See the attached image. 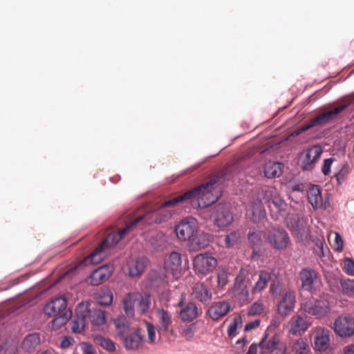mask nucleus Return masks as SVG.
Segmentation results:
<instances>
[{"mask_svg":"<svg viewBox=\"0 0 354 354\" xmlns=\"http://www.w3.org/2000/svg\"><path fill=\"white\" fill-rule=\"evenodd\" d=\"M170 216V214L160 215V211L156 210L135 218L127 223L125 227L120 229L118 232H110L89 256L84 258L78 263L70 265L67 270L62 274L59 279L72 276L76 270L90 263L96 264L100 263L105 257V251L118 244L124 235L131 232L133 227L151 225L153 223H160L165 221Z\"/></svg>","mask_w":354,"mask_h":354,"instance_id":"nucleus-1","label":"nucleus"},{"mask_svg":"<svg viewBox=\"0 0 354 354\" xmlns=\"http://www.w3.org/2000/svg\"><path fill=\"white\" fill-rule=\"evenodd\" d=\"M238 168L237 165L229 166L209 181L201 185L182 195L165 201L161 204L160 209L176 206L179 203L189 201L194 208H205L210 206L221 196L220 183L222 179L229 180V174Z\"/></svg>","mask_w":354,"mask_h":354,"instance_id":"nucleus-2","label":"nucleus"},{"mask_svg":"<svg viewBox=\"0 0 354 354\" xmlns=\"http://www.w3.org/2000/svg\"><path fill=\"white\" fill-rule=\"evenodd\" d=\"M44 312L53 317L52 326L58 329L66 324L72 316V311L67 308L66 299L62 297H55L44 307Z\"/></svg>","mask_w":354,"mask_h":354,"instance_id":"nucleus-3","label":"nucleus"},{"mask_svg":"<svg viewBox=\"0 0 354 354\" xmlns=\"http://www.w3.org/2000/svg\"><path fill=\"white\" fill-rule=\"evenodd\" d=\"M260 194L262 195V198L270 210V216L274 220H279L286 216L288 205L276 194L274 188L262 187L260 189Z\"/></svg>","mask_w":354,"mask_h":354,"instance_id":"nucleus-4","label":"nucleus"},{"mask_svg":"<svg viewBox=\"0 0 354 354\" xmlns=\"http://www.w3.org/2000/svg\"><path fill=\"white\" fill-rule=\"evenodd\" d=\"M254 274L250 271L248 268H243L240 270L235 279L233 288V294L236 299L241 304L247 301L249 299V292L248 287L251 284V279Z\"/></svg>","mask_w":354,"mask_h":354,"instance_id":"nucleus-5","label":"nucleus"},{"mask_svg":"<svg viewBox=\"0 0 354 354\" xmlns=\"http://www.w3.org/2000/svg\"><path fill=\"white\" fill-rule=\"evenodd\" d=\"M304 313L313 316L316 319H322L328 316L330 310V304L324 296H321L314 301H308L301 305Z\"/></svg>","mask_w":354,"mask_h":354,"instance_id":"nucleus-6","label":"nucleus"},{"mask_svg":"<svg viewBox=\"0 0 354 354\" xmlns=\"http://www.w3.org/2000/svg\"><path fill=\"white\" fill-rule=\"evenodd\" d=\"M217 259L207 252L197 254L193 259V269L203 277L212 272L217 266Z\"/></svg>","mask_w":354,"mask_h":354,"instance_id":"nucleus-7","label":"nucleus"},{"mask_svg":"<svg viewBox=\"0 0 354 354\" xmlns=\"http://www.w3.org/2000/svg\"><path fill=\"white\" fill-rule=\"evenodd\" d=\"M259 346L262 354H286L287 351L286 344L277 335L270 337L267 333L265 334L259 343Z\"/></svg>","mask_w":354,"mask_h":354,"instance_id":"nucleus-8","label":"nucleus"},{"mask_svg":"<svg viewBox=\"0 0 354 354\" xmlns=\"http://www.w3.org/2000/svg\"><path fill=\"white\" fill-rule=\"evenodd\" d=\"M262 195L260 189L254 193L246 209V216L254 223H259L266 218V213L264 208Z\"/></svg>","mask_w":354,"mask_h":354,"instance_id":"nucleus-9","label":"nucleus"},{"mask_svg":"<svg viewBox=\"0 0 354 354\" xmlns=\"http://www.w3.org/2000/svg\"><path fill=\"white\" fill-rule=\"evenodd\" d=\"M352 103V99L345 97L339 101L331 110L325 111L313 118V123L316 125H324L332 121L339 113L346 109Z\"/></svg>","mask_w":354,"mask_h":354,"instance_id":"nucleus-10","label":"nucleus"},{"mask_svg":"<svg viewBox=\"0 0 354 354\" xmlns=\"http://www.w3.org/2000/svg\"><path fill=\"white\" fill-rule=\"evenodd\" d=\"M301 288L304 290L316 292L320 287L321 279L317 272L313 269L304 268L299 273Z\"/></svg>","mask_w":354,"mask_h":354,"instance_id":"nucleus-11","label":"nucleus"},{"mask_svg":"<svg viewBox=\"0 0 354 354\" xmlns=\"http://www.w3.org/2000/svg\"><path fill=\"white\" fill-rule=\"evenodd\" d=\"M335 332L342 337H348L354 335V317L342 315L334 322Z\"/></svg>","mask_w":354,"mask_h":354,"instance_id":"nucleus-12","label":"nucleus"},{"mask_svg":"<svg viewBox=\"0 0 354 354\" xmlns=\"http://www.w3.org/2000/svg\"><path fill=\"white\" fill-rule=\"evenodd\" d=\"M266 239L273 248L279 250L286 249L290 243L288 234L281 229L274 228L270 230L266 235Z\"/></svg>","mask_w":354,"mask_h":354,"instance_id":"nucleus-13","label":"nucleus"},{"mask_svg":"<svg viewBox=\"0 0 354 354\" xmlns=\"http://www.w3.org/2000/svg\"><path fill=\"white\" fill-rule=\"evenodd\" d=\"M214 224L220 228L225 227L234 221L229 204H218L214 210Z\"/></svg>","mask_w":354,"mask_h":354,"instance_id":"nucleus-14","label":"nucleus"},{"mask_svg":"<svg viewBox=\"0 0 354 354\" xmlns=\"http://www.w3.org/2000/svg\"><path fill=\"white\" fill-rule=\"evenodd\" d=\"M311 325L310 319L306 314L294 315L288 323V328L293 335H302Z\"/></svg>","mask_w":354,"mask_h":354,"instance_id":"nucleus-15","label":"nucleus"},{"mask_svg":"<svg viewBox=\"0 0 354 354\" xmlns=\"http://www.w3.org/2000/svg\"><path fill=\"white\" fill-rule=\"evenodd\" d=\"M196 230V221L194 219L182 220L176 226V233L178 239L182 241L190 240Z\"/></svg>","mask_w":354,"mask_h":354,"instance_id":"nucleus-16","label":"nucleus"},{"mask_svg":"<svg viewBox=\"0 0 354 354\" xmlns=\"http://www.w3.org/2000/svg\"><path fill=\"white\" fill-rule=\"evenodd\" d=\"M295 302V292L290 290H287L277 305L279 314L281 316L288 315L293 310Z\"/></svg>","mask_w":354,"mask_h":354,"instance_id":"nucleus-17","label":"nucleus"},{"mask_svg":"<svg viewBox=\"0 0 354 354\" xmlns=\"http://www.w3.org/2000/svg\"><path fill=\"white\" fill-rule=\"evenodd\" d=\"M113 268L109 265H104L94 270L89 276L90 283L92 286H98L105 282L111 277Z\"/></svg>","mask_w":354,"mask_h":354,"instance_id":"nucleus-18","label":"nucleus"},{"mask_svg":"<svg viewBox=\"0 0 354 354\" xmlns=\"http://www.w3.org/2000/svg\"><path fill=\"white\" fill-rule=\"evenodd\" d=\"M323 150L321 147L315 145L309 148L306 156L302 160V168L304 170L310 171L313 169L315 162L319 159Z\"/></svg>","mask_w":354,"mask_h":354,"instance_id":"nucleus-19","label":"nucleus"},{"mask_svg":"<svg viewBox=\"0 0 354 354\" xmlns=\"http://www.w3.org/2000/svg\"><path fill=\"white\" fill-rule=\"evenodd\" d=\"M86 304H80L76 308V316L72 322L71 329L73 333H80L83 331L86 324Z\"/></svg>","mask_w":354,"mask_h":354,"instance_id":"nucleus-20","label":"nucleus"},{"mask_svg":"<svg viewBox=\"0 0 354 354\" xmlns=\"http://www.w3.org/2000/svg\"><path fill=\"white\" fill-rule=\"evenodd\" d=\"M231 309V305L225 301L214 303L208 309L207 313L213 320H218L225 316Z\"/></svg>","mask_w":354,"mask_h":354,"instance_id":"nucleus-21","label":"nucleus"},{"mask_svg":"<svg viewBox=\"0 0 354 354\" xmlns=\"http://www.w3.org/2000/svg\"><path fill=\"white\" fill-rule=\"evenodd\" d=\"M147 259L131 258L127 263L128 274L131 277L140 276L145 270L147 266Z\"/></svg>","mask_w":354,"mask_h":354,"instance_id":"nucleus-22","label":"nucleus"},{"mask_svg":"<svg viewBox=\"0 0 354 354\" xmlns=\"http://www.w3.org/2000/svg\"><path fill=\"white\" fill-rule=\"evenodd\" d=\"M156 317L159 331L161 333L169 332L173 322L171 313L167 310L158 308L156 311Z\"/></svg>","mask_w":354,"mask_h":354,"instance_id":"nucleus-23","label":"nucleus"},{"mask_svg":"<svg viewBox=\"0 0 354 354\" xmlns=\"http://www.w3.org/2000/svg\"><path fill=\"white\" fill-rule=\"evenodd\" d=\"M144 335L140 328L136 329L133 333L124 336V344L128 350H135L140 348L143 343Z\"/></svg>","mask_w":354,"mask_h":354,"instance_id":"nucleus-24","label":"nucleus"},{"mask_svg":"<svg viewBox=\"0 0 354 354\" xmlns=\"http://www.w3.org/2000/svg\"><path fill=\"white\" fill-rule=\"evenodd\" d=\"M209 234L203 232H198L196 230L193 236L189 240V247L193 250H199L205 248L209 245Z\"/></svg>","mask_w":354,"mask_h":354,"instance_id":"nucleus-25","label":"nucleus"},{"mask_svg":"<svg viewBox=\"0 0 354 354\" xmlns=\"http://www.w3.org/2000/svg\"><path fill=\"white\" fill-rule=\"evenodd\" d=\"M191 295L193 299L205 303L212 298V292L203 283H197L192 288Z\"/></svg>","mask_w":354,"mask_h":354,"instance_id":"nucleus-26","label":"nucleus"},{"mask_svg":"<svg viewBox=\"0 0 354 354\" xmlns=\"http://www.w3.org/2000/svg\"><path fill=\"white\" fill-rule=\"evenodd\" d=\"M86 304V319L90 321L93 325L101 326L106 323V317L104 310L101 308H89L88 304Z\"/></svg>","mask_w":354,"mask_h":354,"instance_id":"nucleus-27","label":"nucleus"},{"mask_svg":"<svg viewBox=\"0 0 354 354\" xmlns=\"http://www.w3.org/2000/svg\"><path fill=\"white\" fill-rule=\"evenodd\" d=\"M314 344L315 349L326 352L330 345L329 331L318 328L315 333Z\"/></svg>","mask_w":354,"mask_h":354,"instance_id":"nucleus-28","label":"nucleus"},{"mask_svg":"<svg viewBox=\"0 0 354 354\" xmlns=\"http://www.w3.org/2000/svg\"><path fill=\"white\" fill-rule=\"evenodd\" d=\"M181 255L178 252H173L165 261V268L170 271L174 275L180 272L182 270Z\"/></svg>","mask_w":354,"mask_h":354,"instance_id":"nucleus-29","label":"nucleus"},{"mask_svg":"<svg viewBox=\"0 0 354 354\" xmlns=\"http://www.w3.org/2000/svg\"><path fill=\"white\" fill-rule=\"evenodd\" d=\"M289 227L292 234L298 238L302 239L309 233L307 222L304 218L299 217L294 218Z\"/></svg>","mask_w":354,"mask_h":354,"instance_id":"nucleus-30","label":"nucleus"},{"mask_svg":"<svg viewBox=\"0 0 354 354\" xmlns=\"http://www.w3.org/2000/svg\"><path fill=\"white\" fill-rule=\"evenodd\" d=\"M136 310L140 314L147 313L151 306V296L147 292H136Z\"/></svg>","mask_w":354,"mask_h":354,"instance_id":"nucleus-31","label":"nucleus"},{"mask_svg":"<svg viewBox=\"0 0 354 354\" xmlns=\"http://www.w3.org/2000/svg\"><path fill=\"white\" fill-rule=\"evenodd\" d=\"M136 304V292H129L124 296L122 300V308L127 317L131 318L134 317Z\"/></svg>","mask_w":354,"mask_h":354,"instance_id":"nucleus-32","label":"nucleus"},{"mask_svg":"<svg viewBox=\"0 0 354 354\" xmlns=\"http://www.w3.org/2000/svg\"><path fill=\"white\" fill-rule=\"evenodd\" d=\"M199 315L198 309L194 303L189 302L180 312V317L184 322H191Z\"/></svg>","mask_w":354,"mask_h":354,"instance_id":"nucleus-33","label":"nucleus"},{"mask_svg":"<svg viewBox=\"0 0 354 354\" xmlns=\"http://www.w3.org/2000/svg\"><path fill=\"white\" fill-rule=\"evenodd\" d=\"M308 200L314 209L322 207L323 199L318 186L313 185L308 191Z\"/></svg>","mask_w":354,"mask_h":354,"instance_id":"nucleus-34","label":"nucleus"},{"mask_svg":"<svg viewBox=\"0 0 354 354\" xmlns=\"http://www.w3.org/2000/svg\"><path fill=\"white\" fill-rule=\"evenodd\" d=\"M40 335L37 333L27 335L22 342L23 348L28 352H32L40 344Z\"/></svg>","mask_w":354,"mask_h":354,"instance_id":"nucleus-35","label":"nucleus"},{"mask_svg":"<svg viewBox=\"0 0 354 354\" xmlns=\"http://www.w3.org/2000/svg\"><path fill=\"white\" fill-rule=\"evenodd\" d=\"M283 165L279 162L269 161L265 164L264 174L269 178H276L282 174Z\"/></svg>","mask_w":354,"mask_h":354,"instance_id":"nucleus-36","label":"nucleus"},{"mask_svg":"<svg viewBox=\"0 0 354 354\" xmlns=\"http://www.w3.org/2000/svg\"><path fill=\"white\" fill-rule=\"evenodd\" d=\"M118 337L124 338L129 331L130 324L124 316H118L113 321Z\"/></svg>","mask_w":354,"mask_h":354,"instance_id":"nucleus-37","label":"nucleus"},{"mask_svg":"<svg viewBox=\"0 0 354 354\" xmlns=\"http://www.w3.org/2000/svg\"><path fill=\"white\" fill-rule=\"evenodd\" d=\"M291 351L294 354H310V348L306 339L299 338L292 344Z\"/></svg>","mask_w":354,"mask_h":354,"instance_id":"nucleus-38","label":"nucleus"},{"mask_svg":"<svg viewBox=\"0 0 354 354\" xmlns=\"http://www.w3.org/2000/svg\"><path fill=\"white\" fill-rule=\"evenodd\" d=\"M270 273L266 271H261L259 274V279L255 283L253 288V292H259L263 290L266 286L268 281L270 280Z\"/></svg>","mask_w":354,"mask_h":354,"instance_id":"nucleus-39","label":"nucleus"},{"mask_svg":"<svg viewBox=\"0 0 354 354\" xmlns=\"http://www.w3.org/2000/svg\"><path fill=\"white\" fill-rule=\"evenodd\" d=\"M241 234L239 230L228 231L223 239V244L227 248L234 246L239 241ZM220 241H222L221 239Z\"/></svg>","mask_w":354,"mask_h":354,"instance_id":"nucleus-40","label":"nucleus"},{"mask_svg":"<svg viewBox=\"0 0 354 354\" xmlns=\"http://www.w3.org/2000/svg\"><path fill=\"white\" fill-rule=\"evenodd\" d=\"M94 342L96 344L101 346L103 348L109 352H113L115 350V346L113 342L111 339L104 337L101 335L95 336L94 338Z\"/></svg>","mask_w":354,"mask_h":354,"instance_id":"nucleus-41","label":"nucleus"},{"mask_svg":"<svg viewBox=\"0 0 354 354\" xmlns=\"http://www.w3.org/2000/svg\"><path fill=\"white\" fill-rule=\"evenodd\" d=\"M265 236V233L262 231L250 232L248 233V240L253 247H258L261 245Z\"/></svg>","mask_w":354,"mask_h":354,"instance_id":"nucleus-42","label":"nucleus"},{"mask_svg":"<svg viewBox=\"0 0 354 354\" xmlns=\"http://www.w3.org/2000/svg\"><path fill=\"white\" fill-rule=\"evenodd\" d=\"M113 301V295L110 291L102 292L99 294L97 303L101 306H109Z\"/></svg>","mask_w":354,"mask_h":354,"instance_id":"nucleus-43","label":"nucleus"},{"mask_svg":"<svg viewBox=\"0 0 354 354\" xmlns=\"http://www.w3.org/2000/svg\"><path fill=\"white\" fill-rule=\"evenodd\" d=\"M334 236L333 243H331L332 247L337 251H341L343 249V240L341 235L338 232H334L329 235V241Z\"/></svg>","mask_w":354,"mask_h":354,"instance_id":"nucleus-44","label":"nucleus"},{"mask_svg":"<svg viewBox=\"0 0 354 354\" xmlns=\"http://www.w3.org/2000/svg\"><path fill=\"white\" fill-rule=\"evenodd\" d=\"M196 328L193 325L185 326L182 328L180 335L187 341H191L195 334Z\"/></svg>","mask_w":354,"mask_h":354,"instance_id":"nucleus-45","label":"nucleus"},{"mask_svg":"<svg viewBox=\"0 0 354 354\" xmlns=\"http://www.w3.org/2000/svg\"><path fill=\"white\" fill-rule=\"evenodd\" d=\"M242 322V319L240 315L235 316L233 319V321L228 326L227 328V334L230 337L235 336L236 334V330L239 324H241Z\"/></svg>","mask_w":354,"mask_h":354,"instance_id":"nucleus-46","label":"nucleus"},{"mask_svg":"<svg viewBox=\"0 0 354 354\" xmlns=\"http://www.w3.org/2000/svg\"><path fill=\"white\" fill-rule=\"evenodd\" d=\"M344 292L348 296L354 297V280L346 279L341 282Z\"/></svg>","mask_w":354,"mask_h":354,"instance_id":"nucleus-47","label":"nucleus"},{"mask_svg":"<svg viewBox=\"0 0 354 354\" xmlns=\"http://www.w3.org/2000/svg\"><path fill=\"white\" fill-rule=\"evenodd\" d=\"M145 326L147 332L148 342L154 343L156 340V331L154 326L149 322H145Z\"/></svg>","mask_w":354,"mask_h":354,"instance_id":"nucleus-48","label":"nucleus"},{"mask_svg":"<svg viewBox=\"0 0 354 354\" xmlns=\"http://www.w3.org/2000/svg\"><path fill=\"white\" fill-rule=\"evenodd\" d=\"M263 312V306L259 303H254L248 310L250 315H259Z\"/></svg>","mask_w":354,"mask_h":354,"instance_id":"nucleus-49","label":"nucleus"},{"mask_svg":"<svg viewBox=\"0 0 354 354\" xmlns=\"http://www.w3.org/2000/svg\"><path fill=\"white\" fill-rule=\"evenodd\" d=\"M315 248H314L315 252L319 257L324 256L325 249L324 248V242L322 239H317L315 242Z\"/></svg>","mask_w":354,"mask_h":354,"instance_id":"nucleus-50","label":"nucleus"},{"mask_svg":"<svg viewBox=\"0 0 354 354\" xmlns=\"http://www.w3.org/2000/svg\"><path fill=\"white\" fill-rule=\"evenodd\" d=\"M344 268L345 272L349 275H354V261L351 259H346L344 261Z\"/></svg>","mask_w":354,"mask_h":354,"instance_id":"nucleus-51","label":"nucleus"},{"mask_svg":"<svg viewBox=\"0 0 354 354\" xmlns=\"http://www.w3.org/2000/svg\"><path fill=\"white\" fill-rule=\"evenodd\" d=\"M334 161V158H330L325 159L324 161V164L322 167V171L325 175L327 176L330 172V167Z\"/></svg>","mask_w":354,"mask_h":354,"instance_id":"nucleus-52","label":"nucleus"},{"mask_svg":"<svg viewBox=\"0 0 354 354\" xmlns=\"http://www.w3.org/2000/svg\"><path fill=\"white\" fill-rule=\"evenodd\" d=\"M218 286L223 288L227 283V275L225 272H221L217 274Z\"/></svg>","mask_w":354,"mask_h":354,"instance_id":"nucleus-53","label":"nucleus"},{"mask_svg":"<svg viewBox=\"0 0 354 354\" xmlns=\"http://www.w3.org/2000/svg\"><path fill=\"white\" fill-rule=\"evenodd\" d=\"M261 323V320L257 319L252 322L248 323L244 328L245 331H250L254 328H257Z\"/></svg>","mask_w":354,"mask_h":354,"instance_id":"nucleus-54","label":"nucleus"},{"mask_svg":"<svg viewBox=\"0 0 354 354\" xmlns=\"http://www.w3.org/2000/svg\"><path fill=\"white\" fill-rule=\"evenodd\" d=\"M83 354H96L95 349L91 344H84L82 345Z\"/></svg>","mask_w":354,"mask_h":354,"instance_id":"nucleus-55","label":"nucleus"},{"mask_svg":"<svg viewBox=\"0 0 354 354\" xmlns=\"http://www.w3.org/2000/svg\"><path fill=\"white\" fill-rule=\"evenodd\" d=\"M279 288V283L278 281H273L270 285V291L273 295L277 294Z\"/></svg>","mask_w":354,"mask_h":354,"instance_id":"nucleus-56","label":"nucleus"},{"mask_svg":"<svg viewBox=\"0 0 354 354\" xmlns=\"http://www.w3.org/2000/svg\"><path fill=\"white\" fill-rule=\"evenodd\" d=\"M258 346L259 345H257L256 344H252L250 346L248 352L245 354H257V353Z\"/></svg>","mask_w":354,"mask_h":354,"instance_id":"nucleus-57","label":"nucleus"},{"mask_svg":"<svg viewBox=\"0 0 354 354\" xmlns=\"http://www.w3.org/2000/svg\"><path fill=\"white\" fill-rule=\"evenodd\" d=\"M344 354H354V344L346 346L344 349Z\"/></svg>","mask_w":354,"mask_h":354,"instance_id":"nucleus-58","label":"nucleus"},{"mask_svg":"<svg viewBox=\"0 0 354 354\" xmlns=\"http://www.w3.org/2000/svg\"><path fill=\"white\" fill-rule=\"evenodd\" d=\"M315 126H317V125H316V124L313 123V119H312L308 124H304L301 127V130L304 131L310 129V128H312Z\"/></svg>","mask_w":354,"mask_h":354,"instance_id":"nucleus-59","label":"nucleus"},{"mask_svg":"<svg viewBox=\"0 0 354 354\" xmlns=\"http://www.w3.org/2000/svg\"><path fill=\"white\" fill-rule=\"evenodd\" d=\"M249 343V340L246 337H244L236 342L237 345H240L242 348Z\"/></svg>","mask_w":354,"mask_h":354,"instance_id":"nucleus-60","label":"nucleus"},{"mask_svg":"<svg viewBox=\"0 0 354 354\" xmlns=\"http://www.w3.org/2000/svg\"><path fill=\"white\" fill-rule=\"evenodd\" d=\"M158 236H159V238L160 239V243L159 244H158L157 245H156L154 243H153L154 245V247L156 248H162V246H164L165 241L164 236L162 234H158Z\"/></svg>","mask_w":354,"mask_h":354,"instance_id":"nucleus-61","label":"nucleus"},{"mask_svg":"<svg viewBox=\"0 0 354 354\" xmlns=\"http://www.w3.org/2000/svg\"><path fill=\"white\" fill-rule=\"evenodd\" d=\"M69 344H70L69 340L66 338L64 339V340H62L61 342V346L63 348H66V347L68 346Z\"/></svg>","mask_w":354,"mask_h":354,"instance_id":"nucleus-62","label":"nucleus"},{"mask_svg":"<svg viewBox=\"0 0 354 354\" xmlns=\"http://www.w3.org/2000/svg\"><path fill=\"white\" fill-rule=\"evenodd\" d=\"M292 190L293 191H299L300 190L299 185L294 186V187L292 188Z\"/></svg>","mask_w":354,"mask_h":354,"instance_id":"nucleus-63","label":"nucleus"},{"mask_svg":"<svg viewBox=\"0 0 354 354\" xmlns=\"http://www.w3.org/2000/svg\"><path fill=\"white\" fill-rule=\"evenodd\" d=\"M320 354H333V353L331 351H328V352L321 353Z\"/></svg>","mask_w":354,"mask_h":354,"instance_id":"nucleus-64","label":"nucleus"}]
</instances>
